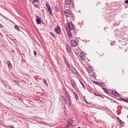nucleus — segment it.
Segmentation results:
<instances>
[{
  "mask_svg": "<svg viewBox=\"0 0 128 128\" xmlns=\"http://www.w3.org/2000/svg\"><path fill=\"white\" fill-rule=\"evenodd\" d=\"M47 10L48 12H49V14L51 15H52V13L51 10L50 8H47Z\"/></svg>",
  "mask_w": 128,
  "mask_h": 128,
  "instance_id": "18",
  "label": "nucleus"
},
{
  "mask_svg": "<svg viewBox=\"0 0 128 128\" xmlns=\"http://www.w3.org/2000/svg\"><path fill=\"white\" fill-rule=\"evenodd\" d=\"M112 94H114L116 96L118 97H120V94L118 93L117 91H112Z\"/></svg>",
  "mask_w": 128,
  "mask_h": 128,
  "instance_id": "10",
  "label": "nucleus"
},
{
  "mask_svg": "<svg viewBox=\"0 0 128 128\" xmlns=\"http://www.w3.org/2000/svg\"><path fill=\"white\" fill-rule=\"evenodd\" d=\"M66 88H64L62 90V92H63L64 95L63 96H64L65 97H67L68 98V95L66 92Z\"/></svg>",
  "mask_w": 128,
  "mask_h": 128,
  "instance_id": "6",
  "label": "nucleus"
},
{
  "mask_svg": "<svg viewBox=\"0 0 128 128\" xmlns=\"http://www.w3.org/2000/svg\"><path fill=\"white\" fill-rule=\"evenodd\" d=\"M68 35L70 37H71L72 36V34L71 32H70V30L69 31L68 33Z\"/></svg>",
  "mask_w": 128,
  "mask_h": 128,
  "instance_id": "24",
  "label": "nucleus"
},
{
  "mask_svg": "<svg viewBox=\"0 0 128 128\" xmlns=\"http://www.w3.org/2000/svg\"><path fill=\"white\" fill-rule=\"evenodd\" d=\"M77 128H80V127H78Z\"/></svg>",
  "mask_w": 128,
  "mask_h": 128,
  "instance_id": "44",
  "label": "nucleus"
},
{
  "mask_svg": "<svg viewBox=\"0 0 128 128\" xmlns=\"http://www.w3.org/2000/svg\"><path fill=\"white\" fill-rule=\"evenodd\" d=\"M8 64L10 68L11 69L12 68V66L11 65V64L10 62V61H8Z\"/></svg>",
  "mask_w": 128,
  "mask_h": 128,
  "instance_id": "17",
  "label": "nucleus"
},
{
  "mask_svg": "<svg viewBox=\"0 0 128 128\" xmlns=\"http://www.w3.org/2000/svg\"><path fill=\"white\" fill-rule=\"evenodd\" d=\"M119 122L121 124H124V122L122 121L121 120H119Z\"/></svg>",
  "mask_w": 128,
  "mask_h": 128,
  "instance_id": "26",
  "label": "nucleus"
},
{
  "mask_svg": "<svg viewBox=\"0 0 128 128\" xmlns=\"http://www.w3.org/2000/svg\"><path fill=\"white\" fill-rule=\"evenodd\" d=\"M85 102H86V103H87V104H88V102L86 101V99H85Z\"/></svg>",
  "mask_w": 128,
  "mask_h": 128,
  "instance_id": "36",
  "label": "nucleus"
},
{
  "mask_svg": "<svg viewBox=\"0 0 128 128\" xmlns=\"http://www.w3.org/2000/svg\"><path fill=\"white\" fill-rule=\"evenodd\" d=\"M46 7L48 8H50L49 5L47 4H46Z\"/></svg>",
  "mask_w": 128,
  "mask_h": 128,
  "instance_id": "25",
  "label": "nucleus"
},
{
  "mask_svg": "<svg viewBox=\"0 0 128 128\" xmlns=\"http://www.w3.org/2000/svg\"><path fill=\"white\" fill-rule=\"evenodd\" d=\"M120 100L124 101L126 102H128V98L127 100H126L125 98H120L119 99Z\"/></svg>",
  "mask_w": 128,
  "mask_h": 128,
  "instance_id": "16",
  "label": "nucleus"
},
{
  "mask_svg": "<svg viewBox=\"0 0 128 128\" xmlns=\"http://www.w3.org/2000/svg\"><path fill=\"white\" fill-rule=\"evenodd\" d=\"M44 83L46 86H48V84L47 83H46V80L45 79H44Z\"/></svg>",
  "mask_w": 128,
  "mask_h": 128,
  "instance_id": "22",
  "label": "nucleus"
},
{
  "mask_svg": "<svg viewBox=\"0 0 128 128\" xmlns=\"http://www.w3.org/2000/svg\"><path fill=\"white\" fill-rule=\"evenodd\" d=\"M72 46L73 47H75L77 46L76 42L74 40H72L71 41Z\"/></svg>",
  "mask_w": 128,
  "mask_h": 128,
  "instance_id": "7",
  "label": "nucleus"
},
{
  "mask_svg": "<svg viewBox=\"0 0 128 128\" xmlns=\"http://www.w3.org/2000/svg\"><path fill=\"white\" fill-rule=\"evenodd\" d=\"M12 52H14V50H13V51H12Z\"/></svg>",
  "mask_w": 128,
  "mask_h": 128,
  "instance_id": "42",
  "label": "nucleus"
},
{
  "mask_svg": "<svg viewBox=\"0 0 128 128\" xmlns=\"http://www.w3.org/2000/svg\"><path fill=\"white\" fill-rule=\"evenodd\" d=\"M65 64H66V65H68V66L69 67H70V66L68 63V62H67V61H66V62H65Z\"/></svg>",
  "mask_w": 128,
  "mask_h": 128,
  "instance_id": "32",
  "label": "nucleus"
},
{
  "mask_svg": "<svg viewBox=\"0 0 128 128\" xmlns=\"http://www.w3.org/2000/svg\"><path fill=\"white\" fill-rule=\"evenodd\" d=\"M66 28L68 30H72L74 29V27L72 22H70L66 24Z\"/></svg>",
  "mask_w": 128,
  "mask_h": 128,
  "instance_id": "2",
  "label": "nucleus"
},
{
  "mask_svg": "<svg viewBox=\"0 0 128 128\" xmlns=\"http://www.w3.org/2000/svg\"><path fill=\"white\" fill-rule=\"evenodd\" d=\"M51 34L52 35H53V34L52 33H51Z\"/></svg>",
  "mask_w": 128,
  "mask_h": 128,
  "instance_id": "40",
  "label": "nucleus"
},
{
  "mask_svg": "<svg viewBox=\"0 0 128 128\" xmlns=\"http://www.w3.org/2000/svg\"><path fill=\"white\" fill-rule=\"evenodd\" d=\"M34 6L36 7L37 8H39V6L38 5L36 4H34Z\"/></svg>",
  "mask_w": 128,
  "mask_h": 128,
  "instance_id": "27",
  "label": "nucleus"
},
{
  "mask_svg": "<svg viewBox=\"0 0 128 128\" xmlns=\"http://www.w3.org/2000/svg\"><path fill=\"white\" fill-rule=\"evenodd\" d=\"M80 83L81 84V85L83 87V88H84V84H82V83L81 82H80Z\"/></svg>",
  "mask_w": 128,
  "mask_h": 128,
  "instance_id": "28",
  "label": "nucleus"
},
{
  "mask_svg": "<svg viewBox=\"0 0 128 128\" xmlns=\"http://www.w3.org/2000/svg\"><path fill=\"white\" fill-rule=\"evenodd\" d=\"M125 2L126 4H128V0H126Z\"/></svg>",
  "mask_w": 128,
  "mask_h": 128,
  "instance_id": "33",
  "label": "nucleus"
},
{
  "mask_svg": "<svg viewBox=\"0 0 128 128\" xmlns=\"http://www.w3.org/2000/svg\"><path fill=\"white\" fill-rule=\"evenodd\" d=\"M33 2H39V1L38 0H33Z\"/></svg>",
  "mask_w": 128,
  "mask_h": 128,
  "instance_id": "29",
  "label": "nucleus"
},
{
  "mask_svg": "<svg viewBox=\"0 0 128 128\" xmlns=\"http://www.w3.org/2000/svg\"><path fill=\"white\" fill-rule=\"evenodd\" d=\"M103 90H104V92H105L108 93V94H109V92H108V90H107L106 88H102Z\"/></svg>",
  "mask_w": 128,
  "mask_h": 128,
  "instance_id": "19",
  "label": "nucleus"
},
{
  "mask_svg": "<svg viewBox=\"0 0 128 128\" xmlns=\"http://www.w3.org/2000/svg\"><path fill=\"white\" fill-rule=\"evenodd\" d=\"M89 70L90 71H92V68L90 67H89Z\"/></svg>",
  "mask_w": 128,
  "mask_h": 128,
  "instance_id": "30",
  "label": "nucleus"
},
{
  "mask_svg": "<svg viewBox=\"0 0 128 128\" xmlns=\"http://www.w3.org/2000/svg\"><path fill=\"white\" fill-rule=\"evenodd\" d=\"M66 48L68 52L70 53L71 52L70 47L68 45L66 46Z\"/></svg>",
  "mask_w": 128,
  "mask_h": 128,
  "instance_id": "13",
  "label": "nucleus"
},
{
  "mask_svg": "<svg viewBox=\"0 0 128 128\" xmlns=\"http://www.w3.org/2000/svg\"><path fill=\"white\" fill-rule=\"evenodd\" d=\"M12 127H11V128H14V127H13L12 126H11Z\"/></svg>",
  "mask_w": 128,
  "mask_h": 128,
  "instance_id": "41",
  "label": "nucleus"
},
{
  "mask_svg": "<svg viewBox=\"0 0 128 128\" xmlns=\"http://www.w3.org/2000/svg\"><path fill=\"white\" fill-rule=\"evenodd\" d=\"M14 82L16 84H19V82L18 80H13Z\"/></svg>",
  "mask_w": 128,
  "mask_h": 128,
  "instance_id": "20",
  "label": "nucleus"
},
{
  "mask_svg": "<svg viewBox=\"0 0 128 128\" xmlns=\"http://www.w3.org/2000/svg\"><path fill=\"white\" fill-rule=\"evenodd\" d=\"M34 54L35 56H36L37 54L36 52L35 51H34Z\"/></svg>",
  "mask_w": 128,
  "mask_h": 128,
  "instance_id": "31",
  "label": "nucleus"
},
{
  "mask_svg": "<svg viewBox=\"0 0 128 128\" xmlns=\"http://www.w3.org/2000/svg\"><path fill=\"white\" fill-rule=\"evenodd\" d=\"M72 0H65V2L67 4H70Z\"/></svg>",
  "mask_w": 128,
  "mask_h": 128,
  "instance_id": "14",
  "label": "nucleus"
},
{
  "mask_svg": "<svg viewBox=\"0 0 128 128\" xmlns=\"http://www.w3.org/2000/svg\"><path fill=\"white\" fill-rule=\"evenodd\" d=\"M54 30L55 32L58 34H59L61 32L60 28L58 26H57L56 28H55Z\"/></svg>",
  "mask_w": 128,
  "mask_h": 128,
  "instance_id": "5",
  "label": "nucleus"
},
{
  "mask_svg": "<svg viewBox=\"0 0 128 128\" xmlns=\"http://www.w3.org/2000/svg\"><path fill=\"white\" fill-rule=\"evenodd\" d=\"M71 82L73 88H74V90L76 92L78 91V89L76 86V84L75 81L73 80H72Z\"/></svg>",
  "mask_w": 128,
  "mask_h": 128,
  "instance_id": "4",
  "label": "nucleus"
},
{
  "mask_svg": "<svg viewBox=\"0 0 128 128\" xmlns=\"http://www.w3.org/2000/svg\"><path fill=\"white\" fill-rule=\"evenodd\" d=\"M64 100V104L67 105H70V98L68 96L67 97H65L64 96H62V101Z\"/></svg>",
  "mask_w": 128,
  "mask_h": 128,
  "instance_id": "1",
  "label": "nucleus"
},
{
  "mask_svg": "<svg viewBox=\"0 0 128 128\" xmlns=\"http://www.w3.org/2000/svg\"><path fill=\"white\" fill-rule=\"evenodd\" d=\"M3 27V26L2 25L0 24V28H2Z\"/></svg>",
  "mask_w": 128,
  "mask_h": 128,
  "instance_id": "34",
  "label": "nucleus"
},
{
  "mask_svg": "<svg viewBox=\"0 0 128 128\" xmlns=\"http://www.w3.org/2000/svg\"><path fill=\"white\" fill-rule=\"evenodd\" d=\"M67 122L69 124H70V121H67Z\"/></svg>",
  "mask_w": 128,
  "mask_h": 128,
  "instance_id": "35",
  "label": "nucleus"
},
{
  "mask_svg": "<svg viewBox=\"0 0 128 128\" xmlns=\"http://www.w3.org/2000/svg\"><path fill=\"white\" fill-rule=\"evenodd\" d=\"M64 12L65 16H68L71 14L72 12L70 9H66L64 11Z\"/></svg>",
  "mask_w": 128,
  "mask_h": 128,
  "instance_id": "3",
  "label": "nucleus"
},
{
  "mask_svg": "<svg viewBox=\"0 0 128 128\" xmlns=\"http://www.w3.org/2000/svg\"><path fill=\"white\" fill-rule=\"evenodd\" d=\"M66 59L65 58L64 59V61L65 62H66Z\"/></svg>",
  "mask_w": 128,
  "mask_h": 128,
  "instance_id": "39",
  "label": "nucleus"
},
{
  "mask_svg": "<svg viewBox=\"0 0 128 128\" xmlns=\"http://www.w3.org/2000/svg\"><path fill=\"white\" fill-rule=\"evenodd\" d=\"M94 83L97 85H98L99 86H100L102 85V84H100L99 82H97L96 81H94Z\"/></svg>",
  "mask_w": 128,
  "mask_h": 128,
  "instance_id": "21",
  "label": "nucleus"
},
{
  "mask_svg": "<svg viewBox=\"0 0 128 128\" xmlns=\"http://www.w3.org/2000/svg\"><path fill=\"white\" fill-rule=\"evenodd\" d=\"M14 28L16 29L17 30H19V28L18 27L16 26L15 25L14 26Z\"/></svg>",
  "mask_w": 128,
  "mask_h": 128,
  "instance_id": "23",
  "label": "nucleus"
},
{
  "mask_svg": "<svg viewBox=\"0 0 128 128\" xmlns=\"http://www.w3.org/2000/svg\"><path fill=\"white\" fill-rule=\"evenodd\" d=\"M69 69L70 70H71L74 73H76L77 72V71L73 67H70Z\"/></svg>",
  "mask_w": 128,
  "mask_h": 128,
  "instance_id": "11",
  "label": "nucleus"
},
{
  "mask_svg": "<svg viewBox=\"0 0 128 128\" xmlns=\"http://www.w3.org/2000/svg\"><path fill=\"white\" fill-rule=\"evenodd\" d=\"M74 95L75 96L76 99V100H78V97L76 93L75 92H73Z\"/></svg>",
  "mask_w": 128,
  "mask_h": 128,
  "instance_id": "15",
  "label": "nucleus"
},
{
  "mask_svg": "<svg viewBox=\"0 0 128 128\" xmlns=\"http://www.w3.org/2000/svg\"><path fill=\"white\" fill-rule=\"evenodd\" d=\"M118 121H119V120H120L119 118L118 117Z\"/></svg>",
  "mask_w": 128,
  "mask_h": 128,
  "instance_id": "38",
  "label": "nucleus"
},
{
  "mask_svg": "<svg viewBox=\"0 0 128 128\" xmlns=\"http://www.w3.org/2000/svg\"><path fill=\"white\" fill-rule=\"evenodd\" d=\"M80 57L82 60H84L85 58V55L82 52L80 54Z\"/></svg>",
  "mask_w": 128,
  "mask_h": 128,
  "instance_id": "9",
  "label": "nucleus"
},
{
  "mask_svg": "<svg viewBox=\"0 0 128 128\" xmlns=\"http://www.w3.org/2000/svg\"><path fill=\"white\" fill-rule=\"evenodd\" d=\"M36 23L38 24H40L41 22L40 18L38 16H36Z\"/></svg>",
  "mask_w": 128,
  "mask_h": 128,
  "instance_id": "8",
  "label": "nucleus"
},
{
  "mask_svg": "<svg viewBox=\"0 0 128 128\" xmlns=\"http://www.w3.org/2000/svg\"><path fill=\"white\" fill-rule=\"evenodd\" d=\"M94 76V78H93V79H94L95 78H96L95 76Z\"/></svg>",
  "mask_w": 128,
  "mask_h": 128,
  "instance_id": "37",
  "label": "nucleus"
},
{
  "mask_svg": "<svg viewBox=\"0 0 128 128\" xmlns=\"http://www.w3.org/2000/svg\"><path fill=\"white\" fill-rule=\"evenodd\" d=\"M34 118H37V117H36V116H34Z\"/></svg>",
  "mask_w": 128,
  "mask_h": 128,
  "instance_id": "43",
  "label": "nucleus"
},
{
  "mask_svg": "<svg viewBox=\"0 0 128 128\" xmlns=\"http://www.w3.org/2000/svg\"><path fill=\"white\" fill-rule=\"evenodd\" d=\"M93 94L95 96H100L102 98H104V97L100 93H96L93 92Z\"/></svg>",
  "mask_w": 128,
  "mask_h": 128,
  "instance_id": "12",
  "label": "nucleus"
}]
</instances>
